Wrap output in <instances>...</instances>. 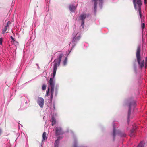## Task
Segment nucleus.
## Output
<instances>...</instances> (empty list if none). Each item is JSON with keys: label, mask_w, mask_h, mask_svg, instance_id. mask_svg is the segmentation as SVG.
<instances>
[{"label": "nucleus", "mask_w": 147, "mask_h": 147, "mask_svg": "<svg viewBox=\"0 0 147 147\" xmlns=\"http://www.w3.org/2000/svg\"><path fill=\"white\" fill-rule=\"evenodd\" d=\"M63 55V54H60L59 55V58L55 59L54 60L55 63L54 65L53 75V78H51L49 80V84L51 87H54L55 86V82L53 78L55 76L57 67L59 66L60 65Z\"/></svg>", "instance_id": "1"}, {"label": "nucleus", "mask_w": 147, "mask_h": 147, "mask_svg": "<svg viewBox=\"0 0 147 147\" xmlns=\"http://www.w3.org/2000/svg\"><path fill=\"white\" fill-rule=\"evenodd\" d=\"M141 47L140 46L137 47L136 53V57L137 63L139 67L142 68L144 67L145 61L144 59L141 58L140 55Z\"/></svg>", "instance_id": "2"}, {"label": "nucleus", "mask_w": 147, "mask_h": 147, "mask_svg": "<svg viewBox=\"0 0 147 147\" xmlns=\"http://www.w3.org/2000/svg\"><path fill=\"white\" fill-rule=\"evenodd\" d=\"M133 2L135 9L136 10L137 5L138 6V9L141 8V6L142 3V0H134Z\"/></svg>", "instance_id": "3"}, {"label": "nucleus", "mask_w": 147, "mask_h": 147, "mask_svg": "<svg viewBox=\"0 0 147 147\" xmlns=\"http://www.w3.org/2000/svg\"><path fill=\"white\" fill-rule=\"evenodd\" d=\"M37 103L41 108H43L44 103V99L40 97H38V99Z\"/></svg>", "instance_id": "4"}, {"label": "nucleus", "mask_w": 147, "mask_h": 147, "mask_svg": "<svg viewBox=\"0 0 147 147\" xmlns=\"http://www.w3.org/2000/svg\"><path fill=\"white\" fill-rule=\"evenodd\" d=\"M56 134H62V129L59 127H57L55 129Z\"/></svg>", "instance_id": "5"}, {"label": "nucleus", "mask_w": 147, "mask_h": 147, "mask_svg": "<svg viewBox=\"0 0 147 147\" xmlns=\"http://www.w3.org/2000/svg\"><path fill=\"white\" fill-rule=\"evenodd\" d=\"M134 104V102H132L130 103L129 105V109L128 112V118L129 117L130 115L131 114V106L132 105Z\"/></svg>", "instance_id": "6"}, {"label": "nucleus", "mask_w": 147, "mask_h": 147, "mask_svg": "<svg viewBox=\"0 0 147 147\" xmlns=\"http://www.w3.org/2000/svg\"><path fill=\"white\" fill-rule=\"evenodd\" d=\"M69 9L71 12H74L76 9V7L73 5H69Z\"/></svg>", "instance_id": "7"}, {"label": "nucleus", "mask_w": 147, "mask_h": 147, "mask_svg": "<svg viewBox=\"0 0 147 147\" xmlns=\"http://www.w3.org/2000/svg\"><path fill=\"white\" fill-rule=\"evenodd\" d=\"M137 128L136 126L135 127H134L133 129H132L131 131V133L129 134L130 136L132 137L134 136L135 135L134 131Z\"/></svg>", "instance_id": "8"}, {"label": "nucleus", "mask_w": 147, "mask_h": 147, "mask_svg": "<svg viewBox=\"0 0 147 147\" xmlns=\"http://www.w3.org/2000/svg\"><path fill=\"white\" fill-rule=\"evenodd\" d=\"M51 87V100H52L53 96V92L54 91V87Z\"/></svg>", "instance_id": "9"}, {"label": "nucleus", "mask_w": 147, "mask_h": 147, "mask_svg": "<svg viewBox=\"0 0 147 147\" xmlns=\"http://www.w3.org/2000/svg\"><path fill=\"white\" fill-rule=\"evenodd\" d=\"M42 138H43V140H44L45 139H47V138L46 137V133L45 132H44L43 133V134H42Z\"/></svg>", "instance_id": "10"}, {"label": "nucleus", "mask_w": 147, "mask_h": 147, "mask_svg": "<svg viewBox=\"0 0 147 147\" xmlns=\"http://www.w3.org/2000/svg\"><path fill=\"white\" fill-rule=\"evenodd\" d=\"M97 4V3H96V2H94V11L95 13H96V12Z\"/></svg>", "instance_id": "11"}, {"label": "nucleus", "mask_w": 147, "mask_h": 147, "mask_svg": "<svg viewBox=\"0 0 147 147\" xmlns=\"http://www.w3.org/2000/svg\"><path fill=\"white\" fill-rule=\"evenodd\" d=\"M9 27H8L6 26L2 30V34H4V33L7 31V29H8V28Z\"/></svg>", "instance_id": "12"}, {"label": "nucleus", "mask_w": 147, "mask_h": 147, "mask_svg": "<svg viewBox=\"0 0 147 147\" xmlns=\"http://www.w3.org/2000/svg\"><path fill=\"white\" fill-rule=\"evenodd\" d=\"M52 126L53 125L55 124L56 123V121L55 119V118L53 117L52 118Z\"/></svg>", "instance_id": "13"}, {"label": "nucleus", "mask_w": 147, "mask_h": 147, "mask_svg": "<svg viewBox=\"0 0 147 147\" xmlns=\"http://www.w3.org/2000/svg\"><path fill=\"white\" fill-rule=\"evenodd\" d=\"M116 130L115 129V127H113V140H115V137L116 135Z\"/></svg>", "instance_id": "14"}, {"label": "nucleus", "mask_w": 147, "mask_h": 147, "mask_svg": "<svg viewBox=\"0 0 147 147\" xmlns=\"http://www.w3.org/2000/svg\"><path fill=\"white\" fill-rule=\"evenodd\" d=\"M138 9L139 14L140 16V18L141 19H142V15L141 14V8Z\"/></svg>", "instance_id": "15"}, {"label": "nucleus", "mask_w": 147, "mask_h": 147, "mask_svg": "<svg viewBox=\"0 0 147 147\" xmlns=\"http://www.w3.org/2000/svg\"><path fill=\"white\" fill-rule=\"evenodd\" d=\"M80 19L81 20V26L83 25V14H81L80 17Z\"/></svg>", "instance_id": "16"}, {"label": "nucleus", "mask_w": 147, "mask_h": 147, "mask_svg": "<svg viewBox=\"0 0 147 147\" xmlns=\"http://www.w3.org/2000/svg\"><path fill=\"white\" fill-rule=\"evenodd\" d=\"M67 57H66L63 61V64L64 65H65L67 63Z\"/></svg>", "instance_id": "17"}, {"label": "nucleus", "mask_w": 147, "mask_h": 147, "mask_svg": "<svg viewBox=\"0 0 147 147\" xmlns=\"http://www.w3.org/2000/svg\"><path fill=\"white\" fill-rule=\"evenodd\" d=\"M145 27V24L144 23H142L141 24V28L142 30H143V29Z\"/></svg>", "instance_id": "18"}, {"label": "nucleus", "mask_w": 147, "mask_h": 147, "mask_svg": "<svg viewBox=\"0 0 147 147\" xmlns=\"http://www.w3.org/2000/svg\"><path fill=\"white\" fill-rule=\"evenodd\" d=\"M59 140L58 139H57V140H56L55 142V145H56V147H57L58 146V143H59Z\"/></svg>", "instance_id": "19"}, {"label": "nucleus", "mask_w": 147, "mask_h": 147, "mask_svg": "<svg viewBox=\"0 0 147 147\" xmlns=\"http://www.w3.org/2000/svg\"><path fill=\"white\" fill-rule=\"evenodd\" d=\"M49 88H48V89L47 90V92L46 93V96H48L49 95Z\"/></svg>", "instance_id": "20"}, {"label": "nucleus", "mask_w": 147, "mask_h": 147, "mask_svg": "<svg viewBox=\"0 0 147 147\" xmlns=\"http://www.w3.org/2000/svg\"><path fill=\"white\" fill-rule=\"evenodd\" d=\"M11 39H12L11 42H14L15 41V39L13 38V37L12 36H11L10 37Z\"/></svg>", "instance_id": "21"}, {"label": "nucleus", "mask_w": 147, "mask_h": 147, "mask_svg": "<svg viewBox=\"0 0 147 147\" xmlns=\"http://www.w3.org/2000/svg\"><path fill=\"white\" fill-rule=\"evenodd\" d=\"M3 39L2 38H0V45H2V44Z\"/></svg>", "instance_id": "22"}, {"label": "nucleus", "mask_w": 147, "mask_h": 147, "mask_svg": "<svg viewBox=\"0 0 147 147\" xmlns=\"http://www.w3.org/2000/svg\"><path fill=\"white\" fill-rule=\"evenodd\" d=\"M46 86L45 85H43L42 87V89L43 90H45L46 89Z\"/></svg>", "instance_id": "23"}, {"label": "nucleus", "mask_w": 147, "mask_h": 147, "mask_svg": "<svg viewBox=\"0 0 147 147\" xmlns=\"http://www.w3.org/2000/svg\"><path fill=\"white\" fill-rule=\"evenodd\" d=\"M73 147H78L77 146V143L76 142H74Z\"/></svg>", "instance_id": "24"}, {"label": "nucleus", "mask_w": 147, "mask_h": 147, "mask_svg": "<svg viewBox=\"0 0 147 147\" xmlns=\"http://www.w3.org/2000/svg\"><path fill=\"white\" fill-rule=\"evenodd\" d=\"M121 136L125 137L126 136V134L124 133H122L121 134Z\"/></svg>", "instance_id": "25"}, {"label": "nucleus", "mask_w": 147, "mask_h": 147, "mask_svg": "<svg viewBox=\"0 0 147 147\" xmlns=\"http://www.w3.org/2000/svg\"><path fill=\"white\" fill-rule=\"evenodd\" d=\"M9 24H10V21H8V22H7V24L6 25V26L9 27Z\"/></svg>", "instance_id": "26"}, {"label": "nucleus", "mask_w": 147, "mask_h": 147, "mask_svg": "<svg viewBox=\"0 0 147 147\" xmlns=\"http://www.w3.org/2000/svg\"><path fill=\"white\" fill-rule=\"evenodd\" d=\"M93 1H94V2H96V3H97V1L98 0H93ZM99 1L101 2L102 0H99Z\"/></svg>", "instance_id": "27"}, {"label": "nucleus", "mask_w": 147, "mask_h": 147, "mask_svg": "<svg viewBox=\"0 0 147 147\" xmlns=\"http://www.w3.org/2000/svg\"><path fill=\"white\" fill-rule=\"evenodd\" d=\"M142 142H141L138 145V146L140 147H142Z\"/></svg>", "instance_id": "28"}, {"label": "nucleus", "mask_w": 147, "mask_h": 147, "mask_svg": "<svg viewBox=\"0 0 147 147\" xmlns=\"http://www.w3.org/2000/svg\"><path fill=\"white\" fill-rule=\"evenodd\" d=\"M87 16L86 15H84L83 14V19L86 18V17Z\"/></svg>", "instance_id": "29"}, {"label": "nucleus", "mask_w": 147, "mask_h": 147, "mask_svg": "<svg viewBox=\"0 0 147 147\" xmlns=\"http://www.w3.org/2000/svg\"><path fill=\"white\" fill-rule=\"evenodd\" d=\"M57 90L56 88V90H55V96H56L57 95Z\"/></svg>", "instance_id": "30"}, {"label": "nucleus", "mask_w": 147, "mask_h": 147, "mask_svg": "<svg viewBox=\"0 0 147 147\" xmlns=\"http://www.w3.org/2000/svg\"><path fill=\"white\" fill-rule=\"evenodd\" d=\"M2 131L1 129L0 128V136L1 135L2 133Z\"/></svg>", "instance_id": "31"}, {"label": "nucleus", "mask_w": 147, "mask_h": 147, "mask_svg": "<svg viewBox=\"0 0 147 147\" xmlns=\"http://www.w3.org/2000/svg\"><path fill=\"white\" fill-rule=\"evenodd\" d=\"M144 3L145 4H146L147 3V0H144Z\"/></svg>", "instance_id": "32"}, {"label": "nucleus", "mask_w": 147, "mask_h": 147, "mask_svg": "<svg viewBox=\"0 0 147 147\" xmlns=\"http://www.w3.org/2000/svg\"><path fill=\"white\" fill-rule=\"evenodd\" d=\"M145 63V68H146V66H147V62H146Z\"/></svg>", "instance_id": "33"}, {"label": "nucleus", "mask_w": 147, "mask_h": 147, "mask_svg": "<svg viewBox=\"0 0 147 147\" xmlns=\"http://www.w3.org/2000/svg\"><path fill=\"white\" fill-rule=\"evenodd\" d=\"M147 61V57H146V62Z\"/></svg>", "instance_id": "34"}, {"label": "nucleus", "mask_w": 147, "mask_h": 147, "mask_svg": "<svg viewBox=\"0 0 147 147\" xmlns=\"http://www.w3.org/2000/svg\"><path fill=\"white\" fill-rule=\"evenodd\" d=\"M55 147H56V145H55Z\"/></svg>", "instance_id": "35"}]
</instances>
